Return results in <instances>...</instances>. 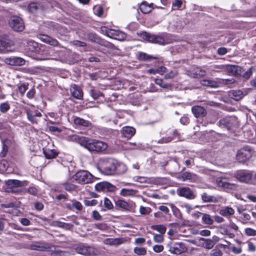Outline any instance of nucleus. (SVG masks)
I'll return each instance as SVG.
<instances>
[{
	"label": "nucleus",
	"mask_w": 256,
	"mask_h": 256,
	"mask_svg": "<svg viewBox=\"0 0 256 256\" xmlns=\"http://www.w3.org/2000/svg\"><path fill=\"white\" fill-rule=\"evenodd\" d=\"M201 198L202 200L205 202H218V198L214 196L208 194L207 193H203Z\"/></svg>",
	"instance_id": "72a5a7b5"
},
{
	"label": "nucleus",
	"mask_w": 256,
	"mask_h": 256,
	"mask_svg": "<svg viewBox=\"0 0 256 256\" xmlns=\"http://www.w3.org/2000/svg\"><path fill=\"white\" fill-rule=\"evenodd\" d=\"M74 249L77 253L85 256H92L94 254V250L93 248L82 244L76 246Z\"/></svg>",
	"instance_id": "2eb2a0df"
},
{
	"label": "nucleus",
	"mask_w": 256,
	"mask_h": 256,
	"mask_svg": "<svg viewBox=\"0 0 256 256\" xmlns=\"http://www.w3.org/2000/svg\"><path fill=\"white\" fill-rule=\"evenodd\" d=\"M116 160L112 158H106L101 162V170L104 174L112 175L114 174L115 164Z\"/></svg>",
	"instance_id": "423d86ee"
},
{
	"label": "nucleus",
	"mask_w": 256,
	"mask_h": 256,
	"mask_svg": "<svg viewBox=\"0 0 256 256\" xmlns=\"http://www.w3.org/2000/svg\"><path fill=\"white\" fill-rule=\"evenodd\" d=\"M245 234L248 236H256V230L250 228H247L244 230Z\"/></svg>",
	"instance_id": "4d7b16f0"
},
{
	"label": "nucleus",
	"mask_w": 256,
	"mask_h": 256,
	"mask_svg": "<svg viewBox=\"0 0 256 256\" xmlns=\"http://www.w3.org/2000/svg\"><path fill=\"white\" fill-rule=\"evenodd\" d=\"M200 83L203 86L214 88H218L219 86V84L214 80H201Z\"/></svg>",
	"instance_id": "c9c22d12"
},
{
	"label": "nucleus",
	"mask_w": 256,
	"mask_h": 256,
	"mask_svg": "<svg viewBox=\"0 0 256 256\" xmlns=\"http://www.w3.org/2000/svg\"><path fill=\"white\" fill-rule=\"evenodd\" d=\"M166 181V179L164 178H156L152 180V182L157 185L165 184Z\"/></svg>",
	"instance_id": "09e8293b"
},
{
	"label": "nucleus",
	"mask_w": 256,
	"mask_h": 256,
	"mask_svg": "<svg viewBox=\"0 0 256 256\" xmlns=\"http://www.w3.org/2000/svg\"><path fill=\"white\" fill-rule=\"evenodd\" d=\"M84 147L90 152H99L105 150L108 147V145L102 141L88 140L86 138Z\"/></svg>",
	"instance_id": "7ed1b4c3"
},
{
	"label": "nucleus",
	"mask_w": 256,
	"mask_h": 256,
	"mask_svg": "<svg viewBox=\"0 0 256 256\" xmlns=\"http://www.w3.org/2000/svg\"><path fill=\"white\" fill-rule=\"evenodd\" d=\"M137 190L130 188H122L120 192V195L123 196H134L138 192Z\"/></svg>",
	"instance_id": "f704fd0d"
},
{
	"label": "nucleus",
	"mask_w": 256,
	"mask_h": 256,
	"mask_svg": "<svg viewBox=\"0 0 256 256\" xmlns=\"http://www.w3.org/2000/svg\"><path fill=\"white\" fill-rule=\"evenodd\" d=\"M234 210L230 206H224L219 210V214L224 217H228L234 214Z\"/></svg>",
	"instance_id": "a878e982"
},
{
	"label": "nucleus",
	"mask_w": 256,
	"mask_h": 256,
	"mask_svg": "<svg viewBox=\"0 0 256 256\" xmlns=\"http://www.w3.org/2000/svg\"><path fill=\"white\" fill-rule=\"evenodd\" d=\"M200 240L202 241L200 244L201 246L208 250L212 248L215 244L214 241L210 239L200 238Z\"/></svg>",
	"instance_id": "473e14b6"
},
{
	"label": "nucleus",
	"mask_w": 256,
	"mask_h": 256,
	"mask_svg": "<svg viewBox=\"0 0 256 256\" xmlns=\"http://www.w3.org/2000/svg\"><path fill=\"white\" fill-rule=\"evenodd\" d=\"M192 114L196 118L204 117L207 114L206 109L204 108L198 106H192Z\"/></svg>",
	"instance_id": "4be33fe9"
},
{
	"label": "nucleus",
	"mask_w": 256,
	"mask_h": 256,
	"mask_svg": "<svg viewBox=\"0 0 256 256\" xmlns=\"http://www.w3.org/2000/svg\"><path fill=\"white\" fill-rule=\"evenodd\" d=\"M135 129L131 126H126L123 127L122 130V135L128 138H130L135 134Z\"/></svg>",
	"instance_id": "393cba45"
},
{
	"label": "nucleus",
	"mask_w": 256,
	"mask_h": 256,
	"mask_svg": "<svg viewBox=\"0 0 256 256\" xmlns=\"http://www.w3.org/2000/svg\"><path fill=\"white\" fill-rule=\"evenodd\" d=\"M216 184L218 187L222 188L224 190L228 192L234 190L236 185L230 182L229 180L226 177H220L216 180Z\"/></svg>",
	"instance_id": "9b49d317"
},
{
	"label": "nucleus",
	"mask_w": 256,
	"mask_h": 256,
	"mask_svg": "<svg viewBox=\"0 0 256 256\" xmlns=\"http://www.w3.org/2000/svg\"><path fill=\"white\" fill-rule=\"evenodd\" d=\"M173 140V138L172 136L164 137L158 140V144H164L170 142Z\"/></svg>",
	"instance_id": "774afa93"
},
{
	"label": "nucleus",
	"mask_w": 256,
	"mask_h": 256,
	"mask_svg": "<svg viewBox=\"0 0 256 256\" xmlns=\"http://www.w3.org/2000/svg\"><path fill=\"white\" fill-rule=\"evenodd\" d=\"M14 45L13 41L8 35H4L0 38V51L2 53L11 52L10 47Z\"/></svg>",
	"instance_id": "1a4fd4ad"
},
{
	"label": "nucleus",
	"mask_w": 256,
	"mask_h": 256,
	"mask_svg": "<svg viewBox=\"0 0 256 256\" xmlns=\"http://www.w3.org/2000/svg\"><path fill=\"white\" fill-rule=\"evenodd\" d=\"M4 62L10 66H22L25 64L26 61L20 57H12L6 58Z\"/></svg>",
	"instance_id": "f3484780"
},
{
	"label": "nucleus",
	"mask_w": 256,
	"mask_h": 256,
	"mask_svg": "<svg viewBox=\"0 0 256 256\" xmlns=\"http://www.w3.org/2000/svg\"><path fill=\"white\" fill-rule=\"evenodd\" d=\"M38 38L43 42L48 44L51 46H56L58 45V41L54 39L48 35L46 34H40Z\"/></svg>",
	"instance_id": "5701e85b"
},
{
	"label": "nucleus",
	"mask_w": 256,
	"mask_h": 256,
	"mask_svg": "<svg viewBox=\"0 0 256 256\" xmlns=\"http://www.w3.org/2000/svg\"><path fill=\"white\" fill-rule=\"evenodd\" d=\"M44 154L45 157L48 159H52L56 158L58 153L54 150H44Z\"/></svg>",
	"instance_id": "ea45409f"
},
{
	"label": "nucleus",
	"mask_w": 256,
	"mask_h": 256,
	"mask_svg": "<svg viewBox=\"0 0 256 256\" xmlns=\"http://www.w3.org/2000/svg\"><path fill=\"white\" fill-rule=\"evenodd\" d=\"M114 170V174H122L125 173L127 170V167L125 164L118 162L116 160Z\"/></svg>",
	"instance_id": "cd10ccee"
},
{
	"label": "nucleus",
	"mask_w": 256,
	"mask_h": 256,
	"mask_svg": "<svg viewBox=\"0 0 256 256\" xmlns=\"http://www.w3.org/2000/svg\"><path fill=\"white\" fill-rule=\"evenodd\" d=\"M106 182H100L95 186V188L97 191H105Z\"/></svg>",
	"instance_id": "6e6d98bb"
},
{
	"label": "nucleus",
	"mask_w": 256,
	"mask_h": 256,
	"mask_svg": "<svg viewBox=\"0 0 256 256\" xmlns=\"http://www.w3.org/2000/svg\"><path fill=\"white\" fill-rule=\"evenodd\" d=\"M10 108V106L8 102H4L0 105V110L2 113H6Z\"/></svg>",
	"instance_id": "5fc2aeb1"
},
{
	"label": "nucleus",
	"mask_w": 256,
	"mask_h": 256,
	"mask_svg": "<svg viewBox=\"0 0 256 256\" xmlns=\"http://www.w3.org/2000/svg\"><path fill=\"white\" fill-rule=\"evenodd\" d=\"M28 10L30 12L34 13L38 10V5L36 3H30L28 6Z\"/></svg>",
	"instance_id": "69168bd1"
},
{
	"label": "nucleus",
	"mask_w": 256,
	"mask_h": 256,
	"mask_svg": "<svg viewBox=\"0 0 256 256\" xmlns=\"http://www.w3.org/2000/svg\"><path fill=\"white\" fill-rule=\"evenodd\" d=\"M202 220V222L206 224L212 225L214 223V220L209 214H203Z\"/></svg>",
	"instance_id": "a19ab883"
},
{
	"label": "nucleus",
	"mask_w": 256,
	"mask_h": 256,
	"mask_svg": "<svg viewBox=\"0 0 256 256\" xmlns=\"http://www.w3.org/2000/svg\"><path fill=\"white\" fill-rule=\"evenodd\" d=\"M10 144V140L7 139L4 140L2 142V150L0 152V156L4 157L6 155L8 151L9 145Z\"/></svg>",
	"instance_id": "58836bf2"
},
{
	"label": "nucleus",
	"mask_w": 256,
	"mask_h": 256,
	"mask_svg": "<svg viewBox=\"0 0 256 256\" xmlns=\"http://www.w3.org/2000/svg\"><path fill=\"white\" fill-rule=\"evenodd\" d=\"M25 191L30 194L36 196L38 194V190L34 186H30L25 190Z\"/></svg>",
	"instance_id": "052dcab7"
},
{
	"label": "nucleus",
	"mask_w": 256,
	"mask_h": 256,
	"mask_svg": "<svg viewBox=\"0 0 256 256\" xmlns=\"http://www.w3.org/2000/svg\"><path fill=\"white\" fill-rule=\"evenodd\" d=\"M140 212L142 215L148 214L152 211V209L149 207H145L141 206L140 207Z\"/></svg>",
	"instance_id": "3c124183"
},
{
	"label": "nucleus",
	"mask_w": 256,
	"mask_h": 256,
	"mask_svg": "<svg viewBox=\"0 0 256 256\" xmlns=\"http://www.w3.org/2000/svg\"><path fill=\"white\" fill-rule=\"evenodd\" d=\"M228 96L236 100H239L245 96V94L240 90H232L228 92Z\"/></svg>",
	"instance_id": "bb28decb"
},
{
	"label": "nucleus",
	"mask_w": 256,
	"mask_h": 256,
	"mask_svg": "<svg viewBox=\"0 0 256 256\" xmlns=\"http://www.w3.org/2000/svg\"><path fill=\"white\" fill-rule=\"evenodd\" d=\"M70 92L72 95L75 98L78 100L82 98L83 96L82 92L78 86L76 85L72 86L70 89Z\"/></svg>",
	"instance_id": "c85d7f7f"
},
{
	"label": "nucleus",
	"mask_w": 256,
	"mask_h": 256,
	"mask_svg": "<svg viewBox=\"0 0 256 256\" xmlns=\"http://www.w3.org/2000/svg\"><path fill=\"white\" fill-rule=\"evenodd\" d=\"M166 68L164 66H162L158 68H151L147 70V72L150 74H159L162 75L164 72H166Z\"/></svg>",
	"instance_id": "4c0bfd02"
},
{
	"label": "nucleus",
	"mask_w": 256,
	"mask_h": 256,
	"mask_svg": "<svg viewBox=\"0 0 256 256\" xmlns=\"http://www.w3.org/2000/svg\"><path fill=\"white\" fill-rule=\"evenodd\" d=\"M238 212L240 214H242V220L241 222L242 224H245L248 223H250L252 224V222H248V220H250L251 218V216L250 214L246 213V212H241L240 210H238Z\"/></svg>",
	"instance_id": "79ce46f5"
},
{
	"label": "nucleus",
	"mask_w": 256,
	"mask_h": 256,
	"mask_svg": "<svg viewBox=\"0 0 256 256\" xmlns=\"http://www.w3.org/2000/svg\"><path fill=\"white\" fill-rule=\"evenodd\" d=\"M138 58L140 60H149L151 59H157V58L141 52L138 54Z\"/></svg>",
	"instance_id": "c03bdc74"
},
{
	"label": "nucleus",
	"mask_w": 256,
	"mask_h": 256,
	"mask_svg": "<svg viewBox=\"0 0 256 256\" xmlns=\"http://www.w3.org/2000/svg\"><path fill=\"white\" fill-rule=\"evenodd\" d=\"M104 206L108 210H111L114 207L113 204L110 200L106 198H105L104 199Z\"/></svg>",
	"instance_id": "680f3d73"
},
{
	"label": "nucleus",
	"mask_w": 256,
	"mask_h": 256,
	"mask_svg": "<svg viewBox=\"0 0 256 256\" xmlns=\"http://www.w3.org/2000/svg\"><path fill=\"white\" fill-rule=\"evenodd\" d=\"M86 40L98 44L107 48H110L114 46L112 44L102 39L94 33H88L86 35Z\"/></svg>",
	"instance_id": "ddd939ff"
},
{
	"label": "nucleus",
	"mask_w": 256,
	"mask_h": 256,
	"mask_svg": "<svg viewBox=\"0 0 256 256\" xmlns=\"http://www.w3.org/2000/svg\"><path fill=\"white\" fill-rule=\"evenodd\" d=\"M103 28L106 31V35L108 36H110V34L114 36V38L116 40L122 41L124 40L126 38V35L124 32H116L112 30H107L106 28V27H104Z\"/></svg>",
	"instance_id": "412c9836"
},
{
	"label": "nucleus",
	"mask_w": 256,
	"mask_h": 256,
	"mask_svg": "<svg viewBox=\"0 0 256 256\" xmlns=\"http://www.w3.org/2000/svg\"><path fill=\"white\" fill-rule=\"evenodd\" d=\"M186 250V248L184 244L182 242L176 243L170 247L169 251L174 254H180Z\"/></svg>",
	"instance_id": "6ab92c4d"
},
{
	"label": "nucleus",
	"mask_w": 256,
	"mask_h": 256,
	"mask_svg": "<svg viewBox=\"0 0 256 256\" xmlns=\"http://www.w3.org/2000/svg\"><path fill=\"white\" fill-rule=\"evenodd\" d=\"M28 84L27 82L22 83L18 86V91L21 96H23L26 91L28 88Z\"/></svg>",
	"instance_id": "8fccbe9b"
},
{
	"label": "nucleus",
	"mask_w": 256,
	"mask_h": 256,
	"mask_svg": "<svg viewBox=\"0 0 256 256\" xmlns=\"http://www.w3.org/2000/svg\"><path fill=\"white\" fill-rule=\"evenodd\" d=\"M116 206L126 210L132 211V205L122 200H118L115 202Z\"/></svg>",
	"instance_id": "b1692460"
},
{
	"label": "nucleus",
	"mask_w": 256,
	"mask_h": 256,
	"mask_svg": "<svg viewBox=\"0 0 256 256\" xmlns=\"http://www.w3.org/2000/svg\"><path fill=\"white\" fill-rule=\"evenodd\" d=\"M252 150L249 146H245L239 150L236 154V159L238 162L244 163L252 156Z\"/></svg>",
	"instance_id": "0eeeda50"
},
{
	"label": "nucleus",
	"mask_w": 256,
	"mask_h": 256,
	"mask_svg": "<svg viewBox=\"0 0 256 256\" xmlns=\"http://www.w3.org/2000/svg\"><path fill=\"white\" fill-rule=\"evenodd\" d=\"M210 256H222V251L218 248L213 249L210 252Z\"/></svg>",
	"instance_id": "bf43d9fd"
},
{
	"label": "nucleus",
	"mask_w": 256,
	"mask_h": 256,
	"mask_svg": "<svg viewBox=\"0 0 256 256\" xmlns=\"http://www.w3.org/2000/svg\"><path fill=\"white\" fill-rule=\"evenodd\" d=\"M116 190V188L111 184L106 182V188L105 190H108L110 192H114Z\"/></svg>",
	"instance_id": "0e129e2a"
},
{
	"label": "nucleus",
	"mask_w": 256,
	"mask_h": 256,
	"mask_svg": "<svg viewBox=\"0 0 256 256\" xmlns=\"http://www.w3.org/2000/svg\"><path fill=\"white\" fill-rule=\"evenodd\" d=\"M154 240L158 243L162 242L164 241L162 234H156L154 236Z\"/></svg>",
	"instance_id": "e2e57ef3"
},
{
	"label": "nucleus",
	"mask_w": 256,
	"mask_h": 256,
	"mask_svg": "<svg viewBox=\"0 0 256 256\" xmlns=\"http://www.w3.org/2000/svg\"><path fill=\"white\" fill-rule=\"evenodd\" d=\"M222 69L225 68L228 72L234 75H238L248 80L252 75L254 67L251 66L247 70L245 71L244 69L238 66L228 65V66H221Z\"/></svg>",
	"instance_id": "f03ea898"
},
{
	"label": "nucleus",
	"mask_w": 256,
	"mask_h": 256,
	"mask_svg": "<svg viewBox=\"0 0 256 256\" xmlns=\"http://www.w3.org/2000/svg\"><path fill=\"white\" fill-rule=\"evenodd\" d=\"M26 115L28 120L32 123H37L38 120L36 117H40L42 114L40 112H34L31 110H27Z\"/></svg>",
	"instance_id": "c756f323"
},
{
	"label": "nucleus",
	"mask_w": 256,
	"mask_h": 256,
	"mask_svg": "<svg viewBox=\"0 0 256 256\" xmlns=\"http://www.w3.org/2000/svg\"><path fill=\"white\" fill-rule=\"evenodd\" d=\"M218 123L220 127L226 128L228 130H231L239 126L238 121L235 116L224 118Z\"/></svg>",
	"instance_id": "6e6552de"
},
{
	"label": "nucleus",
	"mask_w": 256,
	"mask_h": 256,
	"mask_svg": "<svg viewBox=\"0 0 256 256\" xmlns=\"http://www.w3.org/2000/svg\"><path fill=\"white\" fill-rule=\"evenodd\" d=\"M6 190L8 192H16V188L26 185V181H20L17 180H10L6 182Z\"/></svg>",
	"instance_id": "f8f14e48"
},
{
	"label": "nucleus",
	"mask_w": 256,
	"mask_h": 256,
	"mask_svg": "<svg viewBox=\"0 0 256 256\" xmlns=\"http://www.w3.org/2000/svg\"><path fill=\"white\" fill-rule=\"evenodd\" d=\"M151 229L156 230L160 232V234H164L166 231V227L162 224L152 225L150 226Z\"/></svg>",
	"instance_id": "37998d69"
},
{
	"label": "nucleus",
	"mask_w": 256,
	"mask_h": 256,
	"mask_svg": "<svg viewBox=\"0 0 256 256\" xmlns=\"http://www.w3.org/2000/svg\"><path fill=\"white\" fill-rule=\"evenodd\" d=\"M90 96L94 100H96L100 96H102V94L100 92L99 90H96L93 88L90 90Z\"/></svg>",
	"instance_id": "49530a36"
},
{
	"label": "nucleus",
	"mask_w": 256,
	"mask_h": 256,
	"mask_svg": "<svg viewBox=\"0 0 256 256\" xmlns=\"http://www.w3.org/2000/svg\"><path fill=\"white\" fill-rule=\"evenodd\" d=\"M74 123L76 125L85 127H88L91 125V123L89 121L84 120L80 118H76L74 119Z\"/></svg>",
	"instance_id": "e433bc0d"
},
{
	"label": "nucleus",
	"mask_w": 256,
	"mask_h": 256,
	"mask_svg": "<svg viewBox=\"0 0 256 256\" xmlns=\"http://www.w3.org/2000/svg\"><path fill=\"white\" fill-rule=\"evenodd\" d=\"M140 37L149 42L164 46L173 42L174 39L172 36L168 33H162L160 34H154L146 32L140 34Z\"/></svg>",
	"instance_id": "f257e3e1"
},
{
	"label": "nucleus",
	"mask_w": 256,
	"mask_h": 256,
	"mask_svg": "<svg viewBox=\"0 0 256 256\" xmlns=\"http://www.w3.org/2000/svg\"><path fill=\"white\" fill-rule=\"evenodd\" d=\"M153 4H148L146 2H142L140 6V9L142 12L148 14L152 10Z\"/></svg>",
	"instance_id": "2f4dec72"
},
{
	"label": "nucleus",
	"mask_w": 256,
	"mask_h": 256,
	"mask_svg": "<svg viewBox=\"0 0 256 256\" xmlns=\"http://www.w3.org/2000/svg\"><path fill=\"white\" fill-rule=\"evenodd\" d=\"M155 83L162 88H168L170 85L164 83L163 80L161 78H156L154 80Z\"/></svg>",
	"instance_id": "603ef678"
},
{
	"label": "nucleus",
	"mask_w": 256,
	"mask_h": 256,
	"mask_svg": "<svg viewBox=\"0 0 256 256\" xmlns=\"http://www.w3.org/2000/svg\"><path fill=\"white\" fill-rule=\"evenodd\" d=\"M10 26L16 32H22L24 28L22 20L17 16H12L9 20Z\"/></svg>",
	"instance_id": "9d476101"
},
{
	"label": "nucleus",
	"mask_w": 256,
	"mask_h": 256,
	"mask_svg": "<svg viewBox=\"0 0 256 256\" xmlns=\"http://www.w3.org/2000/svg\"><path fill=\"white\" fill-rule=\"evenodd\" d=\"M176 192L179 196L184 197L190 200H193L196 196L194 192L188 187L180 188L177 190Z\"/></svg>",
	"instance_id": "dca6fc26"
},
{
	"label": "nucleus",
	"mask_w": 256,
	"mask_h": 256,
	"mask_svg": "<svg viewBox=\"0 0 256 256\" xmlns=\"http://www.w3.org/2000/svg\"><path fill=\"white\" fill-rule=\"evenodd\" d=\"M59 226L66 230H70L72 228L73 225L68 223L60 222Z\"/></svg>",
	"instance_id": "338daca9"
},
{
	"label": "nucleus",
	"mask_w": 256,
	"mask_h": 256,
	"mask_svg": "<svg viewBox=\"0 0 256 256\" xmlns=\"http://www.w3.org/2000/svg\"><path fill=\"white\" fill-rule=\"evenodd\" d=\"M252 172L248 170H240L235 174L236 178L240 182L248 183L251 180Z\"/></svg>",
	"instance_id": "4468645a"
},
{
	"label": "nucleus",
	"mask_w": 256,
	"mask_h": 256,
	"mask_svg": "<svg viewBox=\"0 0 256 256\" xmlns=\"http://www.w3.org/2000/svg\"><path fill=\"white\" fill-rule=\"evenodd\" d=\"M134 252L138 256H144L146 254V248L142 247H135Z\"/></svg>",
	"instance_id": "a18cd8bd"
},
{
	"label": "nucleus",
	"mask_w": 256,
	"mask_h": 256,
	"mask_svg": "<svg viewBox=\"0 0 256 256\" xmlns=\"http://www.w3.org/2000/svg\"><path fill=\"white\" fill-rule=\"evenodd\" d=\"M28 248L41 252H50L52 254L55 252V246L44 241H38L30 244Z\"/></svg>",
	"instance_id": "20e7f679"
},
{
	"label": "nucleus",
	"mask_w": 256,
	"mask_h": 256,
	"mask_svg": "<svg viewBox=\"0 0 256 256\" xmlns=\"http://www.w3.org/2000/svg\"><path fill=\"white\" fill-rule=\"evenodd\" d=\"M126 240L124 238H108L104 240V243L105 244L110 246H119L126 243Z\"/></svg>",
	"instance_id": "a211bd4d"
},
{
	"label": "nucleus",
	"mask_w": 256,
	"mask_h": 256,
	"mask_svg": "<svg viewBox=\"0 0 256 256\" xmlns=\"http://www.w3.org/2000/svg\"><path fill=\"white\" fill-rule=\"evenodd\" d=\"M63 187L66 190L70 191L76 188V186L72 184L69 182H64L62 184Z\"/></svg>",
	"instance_id": "864d4df0"
},
{
	"label": "nucleus",
	"mask_w": 256,
	"mask_h": 256,
	"mask_svg": "<svg viewBox=\"0 0 256 256\" xmlns=\"http://www.w3.org/2000/svg\"><path fill=\"white\" fill-rule=\"evenodd\" d=\"M72 178L78 184H85L92 183L93 176L86 170H80L72 176Z\"/></svg>",
	"instance_id": "39448f33"
},
{
	"label": "nucleus",
	"mask_w": 256,
	"mask_h": 256,
	"mask_svg": "<svg viewBox=\"0 0 256 256\" xmlns=\"http://www.w3.org/2000/svg\"><path fill=\"white\" fill-rule=\"evenodd\" d=\"M190 76L193 78H199L204 76L206 74V72L200 68H194L188 72Z\"/></svg>",
	"instance_id": "aec40b11"
},
{
	"label": "nucleus",
	"mask_w": 256,
	"mask_h": 256,
	"mask_svg": "<svg viewBox=\"0 0 256 256\" xmlns=\"http://www.w3.org/2000/svg\"><path fill=\"white\" fill-rule=\"evenodd\" d=\"M178 74L176 70H172L170 72L166 74L164 76L166 79H171L174 78Z\"/></svg>",
	"instance_id": "13d9d810"
},
{
	"label": "nucleus",
	"mask_w": 256,
	"mask_h": 256,
	"mask_svg": "<svg viewBox=\"0 0 256 256\" xmlns=\"http://www.w3.org/2000/svg\"><path fill=\"white\" fill-rule=\"evenodd\" d=\"M86 138L84 136H80L77 135H71L68 136V140L72 142H76L80 144L81 146H84L86 144Z\"/></svg>",
	"instance_id": "7c9ffc66"
},
{
	"label": "nucleus",
	"mask_w": 256,
	"mask_h": 256,
	"mask_svg": "<svg viewBox=\"0 0 256 256\" xmlns=\"http://www.w3.org/2000/svg\"><path fill=\"white\" fill-rule=\"evenodd\" d=\"M169 204L171 206L174 214L177 218H182V214H181L179 210L172 204Z\"/></svg>",
	"instance_id": "de8ad7c7"
}]
</instances>
